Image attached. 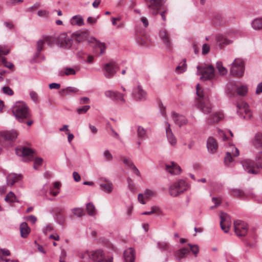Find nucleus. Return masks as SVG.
Masks as SVG:
<instances>
[{"instance_id": "f257e3e1", "label": "nucleus", "mask_w": 262, "mask_h": 262, "mask_svg": "<svg viewBox=\"0 0 262 262\" xmlns=\"http://www.w3.org/2000/svg\"><path fill=\"white\" fill-rule=\"evenodd\" d=\"M244 170L250 174H257L262 169V150L258 152L255 157V161L245 159L241 161Z\"/></svg>"}, {"instance_id": "f03ea898", "label": "nucleus", "mask_w": 262, "mask_h": 262, "mask_svg": "<svg viewBox=\"0 0 262 262\" xmlns=\"http://www.w3.org/2000/svg\"><path fill=\"white\" fill-rule=\"evenodd\" d=\"M12 112L15 118L19 121L30 117L29 108L24 102L18 101L15 103L12 108Z\"/></svg>"}, {"instance_id": "7ed1b4c3", "label": "nucleus", "mask_w": 262, "mask_h": 262, "mask_svg": "<svg viewBox=\"0 0 262 262\" xmlns=\"http://www.w3.org/2000/svg\"><path fill=\"white\" fill-rule=\"evenodd\" d=\"M188 187V185L184 180H180L170 186L169 192L170 195L176 197L186 191Z\"/></svg>"}, {"instance_id": "20e7f679", "label": "nucleus", "mask_w": 262, "mask_h": 262, "mask_svg": "<svg viewBox=\"0 0 262 262\" xmlns=\"http://www.w3.org/2000/svg\"><path fill=\"white\" fill-rule=\"evenodd\" d=\"M197 74L201 75L200 79L202 80H211L215 76L214 68L212 65L208 66H198Z\"/></svg>"}, {"instance_id": "39448f33", "label": "nucleus", "mask_w": 262, "mask_h": 262, "mask_svg": "<svg viewBox=\"0 0 262 262\" xmlns=\"http://www.w3.org/2000/svg\"><path fill=\"white\" fill-rule=\"evenodd\" d=\"M86 257H89L94 262H112L113 261L112 257L106 258L103 253V251L101 250H98L91 253L87 252L83 254L81 257L82 259Z\"/></svg>"}, {"instance_id": "423d86ee", "label": "nucleus", "mask_w": 262, "mask_h": 262, "mask_svg": "<svg viewBox=\"0 0 262 262\" xmlns=\"http://www.w3.org/2000/svg\"><path fill=\"white\" fill-rule=\"evenodd\" d=\"M245 66L242 59L236 58L232 63L230 69L231 74L236 77H242L244 73Z\"/></svg>"}, {"instance_id": "0eeeda50", "label": "nucleus", "mask_w": 262, "mask_h": 262, "mask_svg": "<svg viewBox=\"0 0 262 262\" xmlns=\"http://www.w3.org/2000/svg\"><path fill=\"white\" fill-rule=\"evenodd\" d=\"M15 152L17 155L22 157V160L25 162H29L33 160V151L28 147L17 148Z\"/></svg>"}, {"instance_id": "6e6552de", "label": "nucleus", "mask_w": 262, "mask_h": 262, "mask_svg": "<svg viewBox=\"0 0 262 262\" xmlns=\"http://www.w3.org/2000/svg\"><path fill=\"white\" fill-rule=\"evenodd\" d=\"M45 43H47L49 47L53 46L55 43L57 45V37L55 36H43L41 39L37 42V51L40 52L43 49Z\"/></svg>"}, {"instance_id": "1a4fd4ad", "label": "nucleus", "mask_w": 262, "mask_h": 262, "mask_svg": "<svg viewBox=\"0 0 262 262\" xmlns=\"http://www.w3.org/2000/svg\"><path fill=\"white\" fill-rule=\"evenodd\" d=\"M237 112L240 117L245 120H250L252 117V113L249 108V105L247 103L242 102L237 104Z\"/></svg>"}, {"instance_id": "9d476101", "label": "nucleus", "mask_w": 262, "mask_h": 262, "mask_svg": "<svg viewBox=\"0 0 262 262\" xmlns=\"http://www.w3.org/2000/svg\"><path fill=\"white\" fill-rule=\"evenodd\" d=\"M73 44V37L66 33H61L57 37V45L61 48L70 49Z\"/></svg>"}, {"instance_id": "9b49d317", "label": "nucleus", "mask_w": 262, "mask_h": 262, "mask_svg": "<svg viewBox=\"0 0 262 262\" xmlns=\"http://www.w3.org/2000/svg\"><path fill=\"white\" fill-rule=\"evenodd\" d=\"M234 227L235 233L238 236H245L248 231L247 224L241 220L234 221Z\"/></svg>"}, {"instance_id": "f8f14e48", "label": "nucleus", "mask_w": 262, "mask_h": 262, "mask_svg": "<svg viewBox=\"0 0 262 262\" xmlns=\"http://www.w3.org/2000/svg\"><path fill=\"white\" fill-rule=\"evenodd\" d=\"M103 69L104 70V76L107 78H111L116 73L118 66L115 61H111L104 65Z\"/></svg>"}, {"instance_id": "ddd939ff", "label": "nucleus", "mask_w": 262, "mask_h": 262, "mask_svg": "<svg viewBox=\"0 0 262 262\" xmlns=\"http://www.w3.org/2000/svg\"><path fill=\"white\" fill-rule=\"evenodd\" d=\"M220 217L221 228L225 233H227L231 225L230 217L227 213L223 212L220 213Z\"/></svg>"}, {"instance_id": "4468645a", "label": "nucleus", "mask_w": 262, "mask_h": 262, "mask_svg": "<svg viewBox=\"0 0 262 262\" xmlns=\"http://www.w3.org/2000/svg\"><path fill=\"white\" fill-rule=\"evenodd\" d=\"M230 150L226 152L224 162L226 165H229L233 161L232 156L237 157L239 155L238 149L234 145H230Z\"/></svg>"}, {"instance_id": "2eb2a0df", "label": "nucleus", "mask_w": 262, "mask_h": 262, "mask_svg": "<svg viewBox=\"0 0 262 262\" xmlns=\"http://www.w3.org/2000/svg\"><path fill=\"white\" fill-rule=\"evenodd\" d=\"M133 97L138 101H144L146 99L147 93L141 85H138L134 88L133 92Z\"/></svg>"}, {"instance_id": "dca6fc26", "label": "nucleus", "mask_w": 262, "mask_h": 262, "mask_svg": "<svg viewBox=\"0 0 262 262\" xmlns=\"http://www.w3.org/2000/svg\"><path fill=\"white\" fill-rule=\"evenodd\" d=\"M104 95L106 97L111 98L113 100L120 101L123 103L125 102L124 99V94L118 91L111 90L106 91L104 92Z\"/></svg>"}, {"instance_id": "f3484780", "label": "nucleus", "mask_w": 262, "mask_h": 262, "mask_svg": "<svg viewBox=\"0 0 262 262\" xmlns=\"http://www.w3.org/2000/svg\"><path fill=\"white\" fill-rule=\"evenodd\" d=\"M166 124V134L167 140L170 144L172 146H175L177 143V140L173 135L170 125L169 123L165 122Z\"/></svg>"}, {"instance_id": "a211bd4d", "label": "nucleus", "mask_w": 262, "mask_h": 262, "mask_svg": "<svg viewBox=\"0 0 262 262\" xmlns=\"http://www.w3.org/2000/svg\"><path fill=\"white\" fill-rule=\"evenodd\" d=\"M165 2V0H150V4L148 5V8L153 10V13L156 14L158 12L156 11H159L161 9Z\"/></svg>"}, {"instance_id": "6ab92c4d", "label": "nucleus", "mask_w": 262, "mask_h": 262, "mask_svg": "<svg viewBox=\"0 0 262 262\" xmlns=\"http://www.w3.org/2000/svg\"><path fill=\"white\" fill-rule=\"evenodd\" d=\"M172 118L175 123L180 127L186 124L187 123V119L184 116L179 115L175 112L172 113Z\"/></svg>"}, {"instance_id": "aec40b11", "label": "nucleus", "mask_w": 262, "mask_h": 262, "mask_svg": "<svg viewBox=\"0 0 262 262\" xmlns=\"http://www.w3.org/2000/svg\"><path fill=\"white\" fill-rule=\"evenodd\" d=\"M102 182L100 183V188L101 190L107 193H111L113 191V185L112 182L106 179L102 178Z\"/></svg>"}, {"instance_id": "412c9836", "label": "nucleus", "mask_w": 262, "mask_h": 262, "mask_svg": "<svg viewBox=\"0 0 262 262\" xmlns=\"http://www.w3.org/2000/svg\"><path fill=\"white\" fill-rule=\"evenodd\" d=\"M1 136L5 139L9 141H14L17 137V133L15 130L4 131L1 132Z\"/></svg>"}, {"instance_id": "4be33fe9", "label": "nucleus", "mask_w": 262, "mask_h": 262, "mask_svg": "<svg viewBox=\"0 0 262 262\" xmlns=\"http://www.w3.org/2000/svg\"><path fill=\"white\" fill-rule=\"evenodd\" d=\"M135 250L133 248H129L124 252L125 262H134L135 258Z\"/></svg>"}, {"instance_id": "5701e85b", "label": "nucleus", "mask_w": 262, "mask_h": 262, "mask_svg": "<svg viewBox=\"0 0 262 262\" xmlns=\"http://www.w3.org/2000/svg\"><path fill=\"white\" fill-rule=\"evenodd\" d=\"M207 147L210 153L214 154L216 151L217 144L215 140L213 138H208L207 141Z\"/></svg>"}, {"instance_id": "b1692460", "label": "nucleus", "mask_w": 262, "mask_h": 262, "mask_svg": "<svg viewBox=\"0 0 262 262\" xmlns=\"http://www.w3.org/2000/svg\"><path fill=\"white\" fill-rule=\"evenodd\" d=\"M166 170L172 174H178L181 172V167L174 162L166 165Z\"/></svg>"}, {"instance_id": "393cba45", "label": "nucleus", "mask_w": 262, "mask_h": 262, "mask_svg": "<svg viewBox=\"0 0 262 262\" xmlns=\"http://www.w3.org/2000/svg\"><path fill=\"white\" fill-rule=\"evenodd\" d=\"M54 211L55 213L54 217L57 222L60 225H63L65 222L66 219L65 216L62 213L61 209L57 207L55 208Z\"/></svg>"}, {"instance_id": "a878e982", "label": "nucleus", "mask_w": 262, "mask_h": 262, "mask_svg": "<svg viewBox=\"0 0 262 262\" xmlns=\"http://www.w3.org/2000/svg\"><path fill=\"white\" fill-rule=\"evenodd\" d=\"M90 41L94 44L95 48H98L100 49L99 55H102L104 54L106 49V46L104 42H100L95 38H92Z\"/></svg>"}, {"instance_id": "bb28decb", "label": "nucleus", "mask_w": 262, "mask_h": 262, "mask_svg": "<svg viewBox=\"0 0 262 262\" xmlns=\"http://www.w3.org/2000/svg\"><path fill=\"white\" fill-rule=\"evenodd\" d=\"M21 178V175L16 173H11L7 177V183L8 185L12 186L15 183Z\"/></svg>"}, {"instance_id": "cd10ccee", "label": "nucleus", "mask_w": 262, "mask_h": 262, "mask_svg": "<svg viewBox=\"0 0 262 262\" xmlns=\"http://www.w3.org/2000/svg\"><path fill=\"white\" fill-rule=\"evenodd\" d=\"M252 145L257 148H262V134L258 133L256 134L252 140Z\"/></svg>"}, {"instance_id": "c85d7f7f", "label": "nucleus", "mask_w": 262, "mask_h": 262, "mask_svg": "<svg viewBox=\"0 0 262 262\" xmlns=\"http://www.w3.org/2000/svg\"><path fill=\"white\" fill-rule=\"evenodd\" d=\"M198 107L204 114H208L211 112V107L208 102L200 101L198 104Z\"/></svg>"}, {"instance_id": "c756f323", "label": "nucleus", "mask_w": 262, "mask_h": 262, "mask_svg": "<svg viewBox=\"0 0 262 262\" xmlns=\"http://www.w3.org/2000/svg\"><path fill=\"white\" fill-rule=\"evenodd\" d=\"M189 253V250L186 248H181L174 253V256L178 260H180L186 257Z\"/></svg>"}, {"instance_id": "7c9ffc66", "label": "nucleus", "mask_w": 262, "mask_h": 262, "mask_svg": "<svg viewBox=\"0 0 262 262\" xmlns=\"http://www.w3.org/2000/svg\"><path fill=\"white\" fill-rule=\"evenodd\" d=\"M216 40L221 48L231 42L222 34H217L216 36Z\"/></svg>"}, {"instance_id": "2f4dec72", "label": "nucleus", "mask_w": 262, "mask_h": 262, "mask_svg": "<svg viewBox=\"0 0 262 262\" xmlns=\"http://www.w3.org/2000/svg\"><path fill=\"white\" fill-rule=\"evenodd\" d=\"M223 117V115L221 113H215L210 115L208 118L209 123H217Z\"/></svg>"}, {"instance_id": "473e14b6", "label": "nucleus", "mask_w": 262, "mask_h": 262, "mask_svg": "<svg viewBox=\"0 0 262 262\" xmlns=\"http://www.w3.org/2000/svg\"><path fill=\"white\" fill-rule=\"evenodd\" d=\"M30 229L26 222L22 223L20 225L21 236L26 238L30 233Z\"/></svg>"}, {"instance_id": "72a5a7b5", "label": "nucleus", "mask_w": 262, "mask_h": 262, "mask_svg": "<svg viewBox=\"0 0 262 262\" xmlns=\"http://www.w3.org/2000/svg\"><path fill=\"white\" fill-rule=\"evenodd\" d=\"M70 23L72 25H77L78 26L84 25L83 19L82 16L79 15L73 16L70 20Z\"/></svg>"}, {"instance_id": "f704fd0d", "label": "nucleus", "mask_w": 262, "mask_h": 262, "mask_svg": "<svg viewBox=\"0 0 262 262\" xmlns=\"http://www.w3.org/2000/svg\"><path fill=\"white\" fill-rule=\"evenodd\" d=\"M159 36L167 46H170L169 34L166 30H161L159 32Z\"/></svg>"}, {"instance_id": "c9c22d12", "label": "nucleus", "mask_w": 262, "mask_h": 262, "mask_svg": "<svg viewBox=\"0 0 262 262\" xmlns=\"http://www.w3.org/2000/svg\"><path fill=\"white\" fill-rule=\"evenodd\" d=\"M137 136L140 139H145L147 136V130L141 126L137 127Z\"/></svg>"}, {"instance_id": "e433bc0d", "label": "nucleus", "mask_w": 262, "mask_h": 262, "mask_svg": "<svg viewBox=\"0 0 262 262\" xmlns=\"http://www.w3.org/2000/svg\"><path fill=\"white\" fill-rule=\"evenodd\" d=\"M252 27L255 30L262 29V18H258L254 19L252 23Z\"/></svg>"}, {"instance_id": "4c0bfd02", "label": "nucleus", "mask_w": 262, "mask_h": 262, "mask_svg": "<svg viewBox=\"0 0 262 262\" xmlns=\"http://www.w3.org/2000/svg\"><path fill=\"white\" fill-rule=\"evenodd\" d=\"M75 40L77 42H82L86 38V34L84 32L76 33L73 34Z\"/></svg>"}, {"instance_id": "58836bf2", "label": "nucleus", "mask_w": 262, "mask_h": 262, "mask_svg": "<svg viewBox=\"0 0 262 262\" xmlns=\"http://www.w3.org/2000/svg\"><path fill=\"white\" fill-rule=\"evenodd\" d=\"M237 94L240 96H245L248 92V88L246 85L236 86Z\"/></svg>"}, {"instance_id": "ea45409f", "label": "nucleus", "mask_w": 262, "mask_h": 262, "mask_svg": "<svg viewBox=\"0 0 262 262\" xmlns=\"http://www.w3.org/2000/svg\"><path fill=\"white\" fill-rule=\"evenodd\" d=\"M86 211L89 215L93 216L96 214V210L94 204L90 202L86 204Z\"/></svg>"}, {"instance_id": "a19ab883", "label": "nucleus", "mask_w": 262, "mask_h": 262, "mask_svg": "<svg viewBox=\"0 0 262 262\" xmlns=\"http://www.w3.org/2000/svg\"><path fill=\"white\" fill-rule=\"evenodd\" d=\"M79 91V90L75 87L68 86L62 90V92L66 95H69L71 94H76Z\"/></svg>"}, {"instance_id": "79ce46f5", "label": "nucleus", "mask_w": 262, "mask_h": 262, "mask_svg": "<svg viewBox=\"0 0 262 262\" xmlns=\"http://www.w3.org/2000/svg\"><path fill=\"white\" fill-rule=\"evenodd\" d=\"M157 247L163 251H170V247L168 243L165 242H159L157 244Z\"/></svg>"}, {"instance_id": "37998d69", "label": "nucleus", "mask_w": 262, "mask_h": 262, "mask_svg": "<svg viewBox=\"0 0 262 262\" xmlns=\"http://www.w3.org/2000/svg\"><path fill=\"white\" fill-rule=\"evenodd\" d=\"M187 69V64L186 63V60L184 59L183 61L181 62L179 66L176 68V72L177 73H182L184 72Z\"/></svg>"}, {"instance_id": "c03bdc74", "label": "nucleus", "mask_w": 262, "mask_h": 262, "mask_svg": "<svg viewBox=\"0 0 262 262\" xmlns=\"http://www.w3.org/2000/svg\"><path fill=\"white\" fill-rule=\"evenodd\" d=\"M216 68L220 75H224L227 73V70L223 66L221 61H217L216 63Z\"/></svg>"}, {"instance_id": "a18cd8bd", "label": "nucleus", "mask_w": 262, "mask_h": 262, "mask_svg": "<svg viewBox=\"0 0 262 262\" xmlns=\"http://www.w3.org/2000/svg\"><path fill=\"white\" fill-rule=\"evenodd\" d=\"M76 74V72L74 70V69L72 68H66L65 69V71L63 72L62 71H61L59 73V75L60 76H63L64 75H74Z\"/></svg>"}, {"instance_id": "49530a36", "label": "nucleus", "mask_w": 262, "mask_h": 262, "mask_svg": "<svg viewBox=\"0 0 262 262\" xmlns=\"http://www.w3.org/2000/svg\"><path fill=\"white\" fill-rule=\"evenodd\" d=\"M5 200L7 202H18V201L16 200V197L15 195L12 191H10L7 194Z\"/></svg>"}, {"instance_id": "de8ad7c7", "label": "nucleus", "mask_w": 262, "mask_h": 262, "mask_svg": "<svg viewBox=\"0 0 262 262\" xmlns=\"http://www.w3.org/2000/svg\"><path fill=\"white\" fill-rule=\"evenodd\" d=\"M123 164L129 169H130L135 164L133 161L126 158L121 156Z\"/></svg>"}, {"instance_id": "09e8293b", "label": "nucleus", "mask_w": 262, "mask_h": 262, "mask_svg": "<svg viewBox=\"0 0 262 262\" xmlns=\"http://www.w3.org/2000/svg\"><path fill=\"white\" fill-rule=\"evenodd\" d=\"M156 192L155 191L151 189H146L145 190L144 194L146 199H149L152 196L156 195Z\"/></svg>"}, {"instance_id": "8fccbe9b", "label": "nucleus", "mask_w": 262, "mask_h": 262, "mask_svg": "<svg viewBox=\"0 0 262 262\" xmlns=\"http://www.w3.org/2000/svg\"><path fill=\"white\" fill-rule=\"evenodd\" d=\"M196 95L199 98V102H200V101H204L203 92L200 87L199 84H198L196 85Z\"/></svg>"}, {"instance_id": "3c124183", "label": "nucleus", "mask_w": 262, "mask_h": 262, "mask_svg": "<svg viewBox=\"0 0 262 262\" xmlns=\"http://www.w3.org/2000/svg\"><path fill=\"white\" fill-rule=\"evenodd\" d=\"M72 211L74 214L78 217L82 216L84 214L83 210L80 208H74Z\"/></svg>"}, {"instance_id": "603ef678", "label": "nucleus", "mask_w": 262, "mask_h": 262, "mask_svg": "<svg viewBox=\"0 0 262 262\" xmlns=\"http://www.w3.org/2000/svg\"><path fill=\"white\" fill-rule=\"evenodd\" d=\"M188 246L190 247V250L191 251L194 255V256L196 257L197 254L199 251V246L197 245H191L190 244H188Z\"/></svg>"}, {"instance_id": "864d4df0", "label": "nucleus", "mask_w": 262, "mask_h": 262, "mask_svg": "<svg viewBox=\"0 0 262 262\" xmlns=\"http://www.w3.org/2000/svg\"><path fill=\"white\" fill-rule=\"evenodd\" d=\"M3 92L8 96H12L14 94L13 91L8 86H5L2 88Z\"/></svg>"}, {"instance_id": "5fc2aeb1", "label": "nucleus", "mask_w": 262, "mask_h": 262, "mask_svg": "<svg viewBox=\"0 0 262 262\" xmlns=\"http://www.w3.org/2000/svg\"><path fill=\"white\" fill-rule=\"evenodd\" d=\"M231 193L233 196L236 197L242 196L244 195V192L242 190L238 189H234L231 190Z\"/></svg>"}, {"instance_id": "6e6d98bb", "label": "nucleus", "mask_w": 262, "mask_h": 262, "mask_svg": "<svg viewBox=\"0 0 262 262\" xmlns=\"http://www.w3.org/2000/svg\"><path fill=\"white\" fill-rule=\"evenodd\" d=\"M0 60L4 66L8 68L12 69L14 66L12 62L7 61L5 57H1Z\"/></svg>"}, {"instance_id": "4d7b16f0", "label": "nucleus", "mask_w": 262, "mask_h": 262, "mask_svg": "<svg viewBox=\"0 0 262 262\" xmlns=\"http://www.w3.org/2000/svg\"><path fill=\"white\" fill-rule=\"evenodd\" d=\"M90 108V105H84L81 107L78 108L77 112L78 114H85Z\"/></svg>"}, {"instance_id": "13d9d810", "label": "nucleus", "mask_w": 262, "mask_h": 262, "mask_svg": "<svg viewBox=\"0 0 262 262\" xmlns=\"http://www.w3.org/2000/svg\"><path fill=\"white\" fill-rule=\"evenodd\" d=\"M103 155L106 161H110L113 159V156L110 151L107 149L105 150L103 152Z\"/></svg>"}, {"instance_id": "bf43d9fd", "label": "nucleus", "mask_w": 262, "mask_h": 262, "mask_svg": "<svg viewBox=\"0 0 262 262\" xmlns=\"http://www.w3.org/2000/svg\"><path fill=\"white\" fill-rule=\"evenodd\" d=\"M212 201L214 203L215 205L214 206H211L210 207L211 209H212L214 208L219 206L221 203V200L220 199V198H212Z\"/></svg>"}, {"instance_id": "052dcab7", "label": "nucleus", "mask_w": 262, "mask_h": 262, "mask_svg": "<svg viewBox=\"0 0 262 262\" xmlns=\"http://www.w3.org/2000/svg\"><path fill=\"white\" fill-rule=\"evenodd\" d=\"M42 162V159L40 158H36L34 160V163L33 167L34 169H37V166H40L41 165Z\"/></svg>"}, {"instance_id": "680f3d73", "label": "nucleus", "mask_w": 262, "mask_h": 262, "mask_svg": "<svg viewBox=\"0 0 262 262\" xmlns=\"http://www.w3.org/2000/svg\"><path fill=\"white\" fill-rule=\"evenodd\" d=\"M37 15L39 17H47L49 15V12L46 10H40L37 12Z\"/></svg>"}, {"instance_id": "e2e57ef3", "label": "nucleus", "mask_w": 262, "mask_h": 262, "mask_svg": "<svg viewBox=\"0 0 262 262\" xmlns=\"http://www.w3.org/2000/svg\"><path fill=\"white\" fill-rule=\"evenodd\" d=\"M30 96L32 99V100L35 102H37L38 101V95L37 93L34 91H31L30 93Z\"/></svg>"}, {"instance_id": "0e129e2a", "label": "nucleus", "mask_w": 262, "mask_h": 262, "mask_svg": "<svg viewBox=\"0 0 262 262\" xmlns=\"http://www.w3.org/2000/svg\"><path fill=\"white\" fill-rule=\"evenodd\" d=\"M127 181L128 188L130 189V191H134V184L133 181L130 178H128L127 179Z\"/></svg>"}, {"instance_id": "69168bd1", "label": "nucleus", "mask_w": 262, "mask_h": 262, "mask_svg": "<svg viewBox=\"0 0 262 262\" xmlns=\"http://www.w3.org/2000/svg\"><path fill=\"white\" fill-rule=\"evenodd\" d=\"M10 252L6 249H0V257L1 256H9Z\"/></svg>"}, {"instance_id": "338daca9", "label": "nucleus", "mask_w": 262, "mask_h": 262, "mask_svg": "<svg viewBox=\"0 0 262 262\" xmlns=\"http://www.w3.org/2000/svg\"><path fill=\"white\" fill-rule=\"evenodd\" d=\"M210 50L209 46L207 43H204L202 47V54H207Z\"/></svg>"}, {"instance_id": "774afa93", "label": "nucleus", "mask_w": 262, "mask_h": 262, "mask_svg": "<svg viewBox=\"0 0 262 262\" xmlns=\"http://www.w3.org/2000/svg\"><path fill=\"white\" fill-rule=\"evenodd\" d=\"M151 212H152V214L154 213H159L161 211L159 207L153 206L151 207Z\"/></svg>"}]
</instances>
